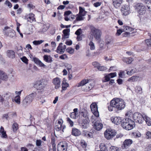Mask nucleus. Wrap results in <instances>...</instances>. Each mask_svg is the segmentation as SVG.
Returning <instances> with one entry per match:
<instances>
[{
  "mask_svg": "<svg viewBox=\"0 0 151 151\" xmlns=\"http://www.w3.org/2000/svg\"><path fill=\"white\" fill-rule=\"evenodd\" d=\"M134 124V122L129 118L123 119L121 122V125L122 127L128 130L133 128Z\"/></svg>",
  "mask_w": 151,
  "mask_h": 151,
  "instance_id": "f257e3e1",
  "label": "nucleus"
},
{
  "mask_svg": "<svg viewBox=\"0 0 151 151\" xmlns=\"http://www.w3.org/2000/svg\"><path fill=\"white\" fill-rule=\"evenodd\" d=\"M112 104L115 106V108L118 110L123 109L125 106L124 101L118 98H115L112 100Z\"/></svg>",
  "mask_w": 151,
  "mask_h": 151,
  "instance_id": "f03ea898",
  "label": "nucleus"
},
{
  "mask_svg": "<svg viewBox=\"0 0 151 151\" xmlns=\"http://www.w3.org/2000/svg\"><path fill=\"white\" fill-rule=\"evenodd\" d=\"M36 96V93H34L26 96L23 101V106L25 107L29 105L32 102Z\"/></svg>",
  "mask_w": 151,
  "mask_h": 151,
  "instance_id": "7ed1b4c3",
  "label": "nucleus"
},
{
  "mask_svg": "<svg viewBox=\"0 0 151 151\" xmlns=\"http://www.w3.org/2000/svg\"><path fill=\"white\" fill-rule=\"evenodd\" d=\"M47 82L45 79H41L36 81L34 85L37 90L43 89L47 86Z\"/></svg>",
  "mask_w": 151,
  "mask_h": 151,
  "instance_id": "20e7f679",
  "label": "nucleus"
},
{
  "mask_svg": "<svg viewBox=\"0 0 151 151\" xmlns=\"http://www.w3.org/2000/svg\"><path fill=\"white\" fill-rule=\"evenodd\" d=\"M3 32L4 35L11 38H13L16 36L14 30L8 27H5L3 29Z\"/></svg>",
  "mask_w": 151,
  "mask_h": 151,
  "instance_id": "39448f33",
  "label": "nucleus"
},
{
  "mask_svg": "<svg viewBox=\"0 0 151 151\" xmlns=\"http://www.w3.org/2000/svg\"><path fill=\"white\" fill-rule=\"evenodd\" d=\"M145 115L139 112H135L133 114V117L136 122L142 124L144 121Z\"/></svg>",
  "mask_w": 151,
  "mask_h": 151,
  "instance_id": "423d86ee",
  "label": "nucleus"
},
{
  "mask_svg": "<svg viewBox=\"0 0 151 151\" xmlns=\"http://www.w3.org/2000/svg\"><path fill=\"white\" fill-rule=\"evenodd\" d=\"M104 136L107 140H110L116 134L115 130L111 129H107L104 132Z\"/></svg>",
  "mask_w": 151,
  "mask_h": 151,
  "instance_id": "0eeeda50",
  "label": "nucleus"
},
{
  "mask_svg": "<svg viewBox=\"0 0 151 151\" xmlns=\"http://www.w3.org/2000/svg\"><path fill=\"white\" fill-rule=\"evenodd\" d=\"M135 6L139 14L142 15L145 13L146 8L142 4L137 3Z\"/></svg>",
  "mask_w": 151,
  "mask_h": 151,
  "instance_id": "6e6552de",
  "label": "nucleus"
},
{
  "mask_svg": "<svg viewBox=\"0 0 151 151\" xmlns=\"http://www.w3.org/2000/svg\"><path fill=\"white\" fill-rule=\"evenodd\" d=\"M91 30L92 32V35L94 36L95 38L98 41H99L100 40L101 32L97 29L93 27L91 28Z\"/></svg>",
  "mask_w": 151,
  "mask_h": 151,
  "instance_id": "1a4fd4ad",
  "label": "nucleus"
},
{
  "mask_svg": "<svg viewBox=\"0 0 151 151\" xmlns=\"http://www.w3.org/2000/svg\"><path fill=\"white\" fill-rule=\"evenodd\" d=\"M68 147V144L65 142L59 143L57 145L58 151H66Z\"/></svg>",
  "mask_w": 151,
  "mask_h": 151,
  "instance_id": "9d476101",
  "label": "nucleus"
},
{
  "mask_svg": "<svg viewBox=\"0 0 151 151\" xmlns=\"http://www.w3.org/2000/svg\"><path fill=\"white\" fill-rule=\"evenodd\" d=\"M91 111L95 117L99 116V113L98 110L97 104L95 103H92L90 105Z\"/></svg>",
  "mask_w": 151,
  "mask_h": 151,
  "instance_id": "9b49d317",
  "label": "nucleus"
},
{
  "mask_svg": "<svg viewBox=\"0 0 151 151\" xmlns=\"http://www.w3.org/2000/svg\"><path fill=\"white\" fill-rule=\"evenodd\" d=\"M8 75L4 71L0 70V83L1 81H7L8 79Z\"/></svg>",
  "mask_w": 151,
  "mask_h": 151,
  "instance_id": "f8f14e48",
  "label": "nucleus"
},
{
  "mask_svg": "<svg viewBox=\"0 0 151 151\" xmlns=\"http://www.w3.org/2000/svg\"><path fill=\"white\" fill-rule=\"evenodd\" d=\"M34 14L32 13H30L26 15L24 19L26 20L28 22L32 23L33 22L36 21L34 17Z\"/></svg>",
  "mask_w": 151,
  "mask_h": 151,
  "instance_id": "ddd939ff",
  "label": "nucleus"
},
{
  "mask_svg": "<svg viewBox=\"0 0 151 151\" xmlns=\"http://www.w3.org/2000/svg\"><path fill=\"white\" fill-rule=\"evenodd\" d=\"M121 11L122 14L123 16H126L129 13V6L128 5H124L121 8Z\"/></svg>",
  "mask_w": 151,
  "mask_h": 151,
  "instance_id": "4468645a",
  "label": "nucleus"
},
{
  "mask_svg": "<svg viewBox=\"0 0 151 151\" xmlns=\"http://www.w3.org/2000/svg\"><path fill=\"white\" fill-rule=\"evenodd\" d=\"M122 29L124 32L127 31V32H124L123 34L124 36L125 37H127L129 34L130 32H132L133 30V28L127 26H124L123 28Z\"/></svg>",
  "mask_w": 151,
  "mask_h": 151,
  "instance_id": "2eb2a0df",
  "label": "nucleus"
},
{
  "mask_svg": "<svg viewBox=\"0 0 151 151\" xmlns=\"http://www.w3.org/2000/svg\"><path fill=\"white\" fill-rule=\"evenodd\" d=\"M60 80L58 78L56 77L52 80V83L55 89H58L60 87Z\"/></svg>",
  "mask_w": 151,
  "mask_h": 151,
  "instance_id": "dca6fc26",
  "label": "nucleus"
},
{
  "mask_svg": "<svg viewBox=\"0 0 151 151\" xmlns=\"http://www.w3.org/2000/svg\"><path fill=\"white\" fill-rule=\"evenodd\" d=\"M112 4L116 9L119 7L123 3V0H112Z\"/></svg>",
  "mask_w": 151,
  "mask_h": 151,
  "instance_id": "f3484780",
  "label": "nucleus"
},
{
  "mask_svg": "<svg viewBox=\"0 0 151 151\" xmlns=\"http://www.w3.org/2000/svg\"><path fill=\"white\" fill-rule=\"evenodd\" d=\"M112 122L118 125L122 122V120L121 117H112L111 119Z\"/></svg>",
  "mask_w": 151,
  "mask_h": 151,
  "instance_id": "a211bd4d",
  "label": "nucleus"
},
{
  "mask_svg": "<svg viewBox=\"0 0 151 151\" xmlns=\"http://www.w3.org/2000/svg\"><path fill=\"white\" fill-rule=\"evenodd\" d=\"M33 60L35 63L40 67L45 68L46 65L43 63L38 58H33Z\"/></svg>",
  "mask_w": 151,
  "mask_h": 151,
  "instance_id": "6ab92c4d",
  "label": "nucleus"
},
{
  "mask_svg": "<svg viewBox=\"0 0 151 151\" xmlns=\"http://www.w3.org/2000/svg\"><path fill=\"white\" fill-rule=\"evenodd\" d=\"M132 143V141L130 139H127L125 140L123 142V144L122 146L123 148H126L128 146L130 145Z\"/></svg>",
  "mask_w": 151,
  "mask_h": 151,
  "instance_id": "aec40b11",
  "label": "nucleus"
},
{
  "mask_svg": "<svg viewBox=\"0 0 151 151\" xmlns=\"http://www.w3.org/2000/svg\"><path fill=\"white\" fill-rule=\"evenodd\" d=\"M78 110L77 108H75L73 109V112L70 114V117L75 119L78 116Z\"/></svg>",
  "mask_w": 151,
  "mask_h": 151,
  "instance_id": "412c9836",
  "label": "nucleus"
},
{
  "mask_svg": "<svg viewBox=\"0 0 151 151\" xmlns=\"http://www.w3.org/2000/svg\"><path fill=\"white\" fill-rule=\"evenodd\" d=\"M72 134L75 136H78L81 134V132L78 129L74 128L72 129Z\"/></svg>",
  "mask_w": 151,
  "mask_h": 151,
  "instance_id": "4be33fe9",
  "label": "nucleus"
},
{
  "mask_svg": "<svg viewBox=\"0 0 151 151\" xmlns=\"http://www.w3.org/2000/svg\"><path fill=\"white\" fill-rule=\"evenodd\" d=\"M70 30L69 29H67L63 30V32L64 36L63 37H62V40H63L65 38H67L69 37V35L70 34Z\"/></svg>",
  "mask_w": 151,
  "mask_h": 151,
  "instance_id": "5701e85b",
  "label": "nucleus"
},
{
  "mask_svg": "<svg viewBox=\"0 0 151 151\" xmlns=\"http://www.w3.org/2000/svg\"><path fill=\"white\" fill-rule=\"evenodd\" d=\"M94 127L95 129L98 131L101 130L103 126V124L98 122H95L94 124Z\"/></svg>",
  "mask_w": 151,
  "mask_h": 151,
  "instance_id": "b1692460",
  "label": "nucleus"
},
{
  "mask_svg": "<svg viewBox=\"0 0 151 151\" xmlns=\"http://www.w3.org/2000/svg\"><path fill=\"white\" fill-rule=\"evenodd\" d=\"M116 76V73H111L109 74L108 75L105 76L104 77L105 81L104 82H106L109 81L110 78H113Z\"/></svg>",
  "mask_w": 151,
  "mask_h": 151,
  "instance_id": "393cba45",
  "label": "nucleus"
},
{
  "mask_svg": "<svg viewBox=\"0 0 151 151\" xmlns=\"http://www.w3.org/2000/svg\"><path fill=\"white\" fill-rule=\"evenodd\" d=\"M7 55L10 58H14L15 57V53L13 50H8L7 52Z\"/></svg>",
  "mask_w": 151,
  "mask_h": 151,
  "instance_id": "a878e982",
  "label": "nucleus"
},
{
  "mask_svg": "<svg viewBox=\"0 0 151 151\" xmlns=\"http://www.w3.org/2000/svg\"><path fill=\"white\" fill-rule=\"evenodd\" d=\"M43 60L47 63H51L52 61V58L50 55H45L43 56Z\"/></svg>",
  "mask_w": 151,
  "mask_h": 151,
  "instance_id": "bb28decb",
  "label": "nucleus"
},
{
  "mask_svg": "<svg viewBox=\"0 0 151 151\" xmlns=\"http://www.w3.org/2000/svg\"><path fill=\"white\" fill-rule=\"evenodd\" d=\"M83 135L86 137L92 138L93 137V134L91 132H89L87 131H84L82 133Z\"/></svg>",
  "mask_w": 151,
  "mask_h": 151,
  "instance_id": "cd10ccee",
  "label": "nucleus"
},
{
  "mask_svg": "<svg viewBox=\"0 0 151 151\" xmlns=\"http://www.w3.org/2000/svg\"><path fill=\"white\" fill-rule=\"evenodd\" d=\"M89 83V80L88 79H84L81 81L78 84L77 86L78 87H80L81 86H83L86 84Z\"/></svg>",
  "mask_w": 151,
  "mask_h": 151,
  "instance_id": "c85d7f7f",
  "label": "nucleus"
},
{
  "mask_svg": "<svg viewBox=\"0 0 151 151\" xmlns=\"http://www.w3.org/2000/svg\"><path fill=\"white\" fill-rule=\"evenodd\" d=\"M135 91L137 93L139 94H141L142 92V89L139 86H137L135 87Z\"/></svg>",
  "mask_w": 151,
  "mask_h": 151,
  "instance_id": "c756f323",
  "label": "nucleus"
},
{
  "mask_svg": "<svg viewBox=\"0 0 151 151\" xmlns=\"http://www.w3.org/2000/svg\"><path fill=\"white\" fill-rule=\"evenodd\" d=\"M79 14L82 15L83 16H84L86 15L87 12L85 11L84 8L81 6H79Z\"/></svg>",
  "mask_w": 151,
  "mask_h": 151,
  "instance_id": "7c9ffc66",
  "label": "nucleus"
},
{
  "mask_svg": "<svg viewBox=\"0 0 151 151\" xmlns=\"http://www.w3.org/2000/svg\"><path fill=\"white\" fill-rule=\"evenodd\" d=\"M144 121H145L148 125L151 126V119L149 117L145 115L144 117Z\"/></svg>",
  "mask_w": 151,
  "mask_h": 151,
  "instance_id": "2f4dec72",
  "label": "nucleus"
},
{
  "mask_svg": "<svg viewBox=\"0 0 151 151\" xmlns=\"http://www.w3.org/2000/svg\"><path fill=\"white\" fill-rule=\"evenodd\" d=\"M69 86V85L68 83L65 81H63L62 84V90L61 92H62L63 90H65L67 89V88Z\"/></svg>",
  "mask_w": 151,
  "mask_h": 151,
  "instance_id": "473e14b6",
  "label": "nucleus"
},
{
  "mask_svg": "<svg viewBox=\"0 0 151 151\" xmlns=\"http://www.w3.org/2000/svg\"><path fill=\"white\" fill-rule=\"evenodd\" d=\"M100 150H98L96 151H107V149L106 146L104 143H101L100 145Z\"/></svg>",
  "mask_w": 151,
  "mask_h": 151,
  "instance_id": "72a5a7b5",
  "label": "nucleus"
},
{
  "mask_svg": "<svg viewBox=\"0 0 151 151\" xmlns=\"http://www.w3.org/2000/svg\"><path fill=\"white\" fill-rule=\"evenodd\" d=\"M133 59L131 58H125L123 59L124 62H125L126 63L130 64L133 61Z\"/></svg>",
  "mask_w": 151,
  "mask_h": 151,
  "instance_id": "f704fd0d",
  "label": "nucleus"
},
{
  "mask_svg": "<svg viewBox=\"0 0 151 151\" xmlns=\"http://www.w3.org/2000/svg\"><path fill=\"white\" fill-rule=\"evenodd\" d=\"M139 77L137 76H133L129 78L128 81L130 82H134L137 81Z\"/></svg>",
  "mask_w": 151,
  "mask_h": 151,
  "instance_id": "c9c22d12",
  "label": "nucleus"
},
{
  "mask_svg": "<svg viewBox=\"0 0 151 151\" xmlns=\"http://www.w3.org/2000/svg\"><path fill=\"white\" fill-rule=\"evenodd\" d=\"M12 129L14 132H16L18 128V124L16 123H14L12 125Z\"/></svg>",
  "mask_w": 151,
  "mask_h": 151,
  "instance_id": "e433bc0d",
  "label": "nucleus"
},
{
  "mask_svg": "<svg viewBox=\"0 0 151 151\" xmlns=\"http://www.w3.org/2000/svg\"><path fill=\"white\" fill-rule=\"evenodd\" d=\"M83 17V16H82V15H80L79 14H77L76 15V20L77 21L83 20L84 18Z\"/></svg>",
  "mask_w": 151,
  "mask_h": 151,
  "instance_id": "4c0bfd02",
  "label": "nucleus"
},
{
  "mask_svg": "<svg viewBox=\"0 0 151 151\" xmlns=\"http://www.w3.org/2000/svg\"><path fill=\"white\" fill-rule=\"evenodd\" d=\"M88 88H85L83 87L82 88L83 90L85 91H87L91 89L93 87V85L91 84H89L88 85Z\"/></svg>",
  "mask_w": 151,
  "mask_h": 151,
  "instance_id": "58836bf2",
  "label": "nucleus"
},
{
  "mask_svg": "<svg viewBox=\"0 0 151 151\" xmlns=\"http://www.w3.org/2000/svg\"><path fill=\"white\" fill-rule=\"evenodd\" d=\"M14 101L17 104H19L20 103V97L19 96H16L14 99Z\"/></svg>",
  "mask_w": 151,
  "mask_h": 151,
  "instance_id": "ea45409f",
  "label": "nucleus"
},
{
  "mask_svg": "<svg viewBox=\"0 0 151 151\" xmlns=\"http://www.w3.org/2000/svg\"><path fill=\"white\" fill-rule=\"evenodd\" d=\"M145 3L147 4V7L149 10L151 11V1L147 0Z\"/></svg>",
  "mask_w": 151,
  "mask_h": 151,
  "instance_id": "a19ab883",
  "label": "nucleus"
},
{
  "mask_svg": "<svg viewBox=\"0 0 151 151\" xmlns=\"http://www.w3.org/2000/svg\"><path fill=\"white\" fill-rule=\"evenodd\" d=\"M88 45L90 46V49L91 50H93L95 49L94 44L92 41L90 42Z\"/></svg>",
  "mask_w": 151,
  "mask_h": 151,
  "instance_id": "79ce46f5",
  "label": "nucleus"
},
{
  "mask_svg": "<svg viewBox=\"0 0 151 151\" xmlns=\"http://www.w3.org/2000/svg\"><path fill=\"white\" fill-rule=\"evenodd\" d=\"M133 134L134 137L136 138L139 137L141 136V134L138 131L133 132Z\"/></svg>",
  "mask_w": 151,
  "mask_h": 151,
  "instance_id": "37998d69",
  "label": "nucleus"
},
{
  "mask_svg": "<svg viewBox=\"0 0 151 151\" xmlns=\"http://www.w3.org/2000/svg\"><path fill=\"white\" fill-rule=\"evenodd\" d=\"M66 119L67 122L71 127H73V122L69 117H67Z\"/></svg>",
  "mask_w": 151,
  "mask_h": 151,
  "instance_id": "c03bdc74",
  "label": "nucleus"
},
{
  "mask_svg": "<svg viewBox=\"0 0 151 151\" xmlns=\"http://www.w3.org/2000/svg\"><path fill=\"white\" fill-rule=\"evenodd\" d=\"M116 109L115 106L113 105L112 104V100L110 103V105L108 106V109L110 111H112L114 109Z\"/></svg>",
  "mask_w": 151,
  "mask_h": 151,
  "instance_id": "a18cd8bd",
  "label": "nucleus"
},
{
  "mask_svg": "<svg viewBox=\"0 0 151 151\" xmlns=\"http://www.w3.org/2000/svg\"><path fill=\"white\" fill-rule=\"evenodd\" d=\"M51 143L52 145H56L55 143V137L54 135L51 134Z\"/></svg>",
  "mask_w": 151,
  "mask_h": 151,
  "instance_id": "49530a36",
  "label": "nucleus"
},
{
  "mask_svg": "<svg viewBox=\"0 0 151 151\" xmlns=\"http://www.w3.org/2000/svg\"><path fill=\"white\" fill-rule=\"evenodd\" d=\"M106 68L104 66H101L99 65L98 68V69L100 71H104L106 70Z\"/></svg>",
  "mask_w": 151,
  "mask_h": 151,
  "instance_id": "de8ad7c7",
  "label": "nucleus"
},
{
  "mask_svg": "<svg viewBox=\"0 0 151 151\" xmlns=\"http://www.w3.org/2000/svg\"><path fill=\"white\" fill-rule=\"evenodd\" d=\"M44 42L43 40H38V41H34L33 42V43L34 45H40L42 43Z\"/></svg>",
  "mask_w": 151,
  "mask_h": 151,
  "instance_id": "09e8293b",
  "label": "nucleus"
},
{
  "mask_svg": "<svg viewBox=\"0 0 151 151\" xmlns=\"http://www.w3.org/2000/svg\"><path fill=\"white\" fill-rule=\"evenodd\" d=\"M55 129L56 131H59L61 129L62 126L60 125L57 124L55 126Z\"/></svg>",
  "mask_w": 151,
  "mask_h": 151,
  "instance_id": "8fccbe9b",
  "label": "nucleus"
},
{
  "mask_svg": "<svg viewBox=\"0 0 151 151\" xmlns=\"http://www.w3.org/2000/svg\"><path fill=\"white\" fill-rule=\"evenodd\" d=\"M62 45L63 43H61L59 44V45L57 47L56 50V52H57L59 53V52H60V51H61V48L62 47Z\"/></svg>",
  "mask_w": 151,
  "mask_h": 151,
  "instance_id": "3c124183",
  "label": "nucleus"
},
{
  "mask_svg": "<svg viewBox=\"0 0 151 151\" xmlns=\"http://www.w3.org/2000/svg\"><path fill=\"white\" fill-rule=\"evenodd\" d=\"M66 51L70 54H73L74 52V49L72 48L69 47L66 49Z\"/></svg>",
  "mask_w": 151,
  "mask_h": 151,
  "instance_id": "603ef678",
  "label": "nucleus"
},
{
  "mask_svg": "<svg viewBox=\"0 0 151 151\" xmlns=\"http://www.w3.org/2000/svg\"><path fill=\"white\" fill-rule=\"evenodd\" d=\"M92 65L95 68H97L99 66V65H100V64L96 62H93L92 63Z\"/></svg>",
  "mask_w": 151,
  "mask_h": 151,
  "instance_id": "864d4df0",
  "label": "nucleus"
},
{
  "mask_svg": "<svg viewBox=\"0 0 151 151\" xmlns=\"http://www.w3.org/2000/svg\"><path fill=\"white\" fill-rule=\"evenodd\" d=\"M145 42L147 46H151V39L146 40Z\"/></svg>",
  "mask_w": 151,
  "mask_h": 151,
  "instance_id": "5fc2aeb1",
  "label": "nucleus"
},
{
  "mask_svg": "<svg viewBox=\"0 0 151 151\" xmlns=\"http://www.w3.org/2000/svg\"><path fill=\"white\" fill-rule=\"evenodd\" d=\"M118 148L114 146H111L110 148V151H116Z\"/></svg>",
  "mask_w": 151,
  "mask_h": 151,
  "instance_id": "6e6d98bb",
  "label": "nucleus"
},
{
  "mask_svg": "<svg viewBox=\"0 0 151 151\" xmlns=\"http://www.w3.org/2000/svg\"><path fill=\"white\" fill-rule=\"evenodd\" d=\"M21 59L23 62H24L26 64L28 63V60L26 57L25 56L23 57L22 58H21Z\"/></svg>",
  "mask_w": 151,
  "mask_h": 151,
  "instance_id": "4d7b16f0",
  "label": "nucleus"
},
{
  "mask_svg": "<svg viewBox=\"0 0 151 151\" xmlns=\"http://www.w3.org/2000/svg\"><path fill=\"white\" fill-rule=\"evenodd\" d=\"M146 137L147 139L151 138V132L148 131L146 133Z\"/></svg>",
  "mask_w": 151,
  "mask_h": 151,
  "instance_id": "13d9d810",
  "label": "nucleus"
},
{
  "mask_svg": "<svg viewBox=\"0 0 151 151\" xmlns=\"http://www.w3.org/2000/svg\"><path fill=\"white\" fill-rule=\"evenodd\" d=\"M10 93L8 92L6 93L4 95V97L6 98V100H8L10 98Z\"/></svg>",
  "mask_w": 151,
  "mask_h": 151,
  "instance_id": "bf43d9fd",
  "label": "nucleus"
},
{
  "mask_svg": "<svg viewBox=\"0 0 151 151\" xmlns=\"http://www.w3.org/2000/svg\"><path fill=\"white\" fill-rule=\"evenodd\" d=\"M5 4L10 8H11L12 6V4L8 0L6 1Z\"/></svg>",
  "mask_w": 151,
  "mask_h": 151,
  "instance_id": "052dcab7",
  "label": "nucleus"
},
{
  "mask_svg": "<svg viewBox=\"0 0 151 151\" xmlns=\"http://www.w3.org/2000/svg\"><path fill=\"white\" fill-rule=\"evenodd\" d=\"M132 115H133V113L131 110L128 111L125 114L126 116H128L129 117L132 116Z\"/></svg>",
  "mask_w": 151,
  "mask_h": 151,
  "instance_id": "680f3d73",
  "label": "nucleus"
},
{
  "mask_svg": "<svg viewBox=\"0 0 151 151\" xmlns=\"http://www.w3.org/2000/svg\"><path fill=\"white\" fill-rule=\"evenodd\" d=\"M105 44L106 45H112V42L110 40H105Z\"/></svg>",
  "mask_w": 151,
  "mask_h": 151,
  "instance_id": "e2e57ef3",
  "label": "nucleus"
},
{
  "mask_svg": "<svg viewBox=\"0 0 151 151\" xmlns=\"http://www.w3.org/2000/svg\"><path fill=\"white\" fill-rule=\"evenodd\" d=\"M60 58L61 59L64 60L68 58V56L66 54H64L60 56Z\"/></svg>",
  "mask_w": 151,
  "mask_h": 151,
  "instance_id": "0e129e2a",
  "label": "nucleus"
},
{
  "mask_svg": "<svg viewBox=\"0 0 151 151\" xmlns=\"http://www.w3.org/2000/svg\"><path fill=\"white\" fill-rule=\"evenodd\" d=\"M36 145L37 146H41V141L40 140H37Z\"/></svg>",
  "mask_w": 151,
  "mask_h": 151,
  "instance_id": "69168bd1",
  "label": "nucleus"
},
{
  "mask_svg": "<svg viewBox=\"0 0 151 151\" xmlns=\"http://www.w3.org/2000/svg\"><path fill=\"white\" fill-rule=\"evenodd\" d=\"M82 124H87L88 125V120H86V119H83L82 120Z\"/></svg>",
  "mask_w": 151,
  "mask_h": 151,
  "instance_id": "338daca9",
  "label": "nucleus"
},
{
  "mask_svg": "<svg viewBox=\"0 0 151 151\" xmlns=\"http://www.w3.org/2000/svg\"><path fill=\"white\" fill-rule=\"evenodd\" d=\"M101 4V2H97L96 3H94L93 4V6L95 7H98L99 6H100Z\"/></svg>",
  "mask_w": 151,
  "mask_h": 151,
  "instance_id": "774afa93",
  "label": "nucleus"
}]
</instances>
